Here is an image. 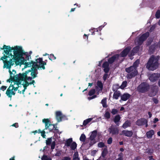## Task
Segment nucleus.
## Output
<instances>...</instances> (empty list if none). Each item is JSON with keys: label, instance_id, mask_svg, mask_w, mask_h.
I'll use <instances>...</instances> for the list:
<instances>
[{"label": "nucleus", "instance_id": "6", "mask_svg": "<svg viewBox=\"0 0 160 160\" xmlns=\"http://www.w3.org/2000/svg\"><path fill=\"white\" fill-rule=\"evenodd\" d=\"M149 35V32H147L142 34L140 37L137 38L135 41L136 44L138 45H141L143 43V42L148 37Z\"/></svg>", "mask_w": 160, "mask_h": 160}, {"label": "nucleus", "instance_id": "15", "mask_svg": "<svg viewBox=\"0 0 160 160\" xmlns=\"http://www.w3.org/2000/svg\"><path fill=\"white\" fill-rule=\"evenodd\" d=\"M132 134L133 132L131 131L123 130L122 131L121 134L128 137H130L132 136Z\"/></svg>", "mask_w": 160, "mask_h": 160}, {"label": "nucleus", "instance_id": "29", "mask_svg": "<svg viewBox=\"0 0 160 160\" xmlns=\"http://www.w3.org/2000/svg\"><path fill=\"white\" fill-rule=\"evenodd\" d=\"M89 31L91 32L92 33L91 34L92 35H95V32H98V28H91V29H89Z\"/></svg>", "mask_w": 160, "mask_h": 160}, {"label": "nucleus", "instance_id": "51", "mask_svg": "<svg viewBox=\"0 0 160 160\" xmlns=\"http://www.w3.org/2000/svg\"><path fill=\"white\" fill-rule=\"evenodd\" d=\"M7 88V87L5 86H2L1 88V89L3 91H4Z\"/></svg>", "mask_w": 160, "mask_h": 160}, {"label": "nucleus", "instance_id": "38", "mask_svg": "<svg viewBox=\"0 0 160 160\" xmlns=\"http://www.w3.org/2000/svg\"><path fill=\"white\" fill-rule=\"evenodd\" d=\"M96 92L94 89H92L89 92V95L91 96L93 95Z\"/></svg>", "mask_w": 160, "mask_h": 160}, {"label": "nucleus", "instance_id": "14", "mask_svg": "<svg viewBox=\"0 0 160 160\" xmlns=\"http://www.w3.org/2000/svg\"><path fill=\"white\" fill-rule=\"evenodd\" d=\"M56 118L58 122H60L62 120L63 115L60 111H57L55 112Z\"/></svg>", "mask_w": 160, "mask_h": 160}, {"label": "nucleus", "instance_id": "26", "mask_svg": "<svg viewBox=\"0 0 160 160\" xmlns=\"http://www.w3.org/2000/svg\"><path fill=\"white\" fill-rule=\"evenodd\" d=\"M72 138H69L67 139L65 143V145L67 147L70 146L72 143Z\"/></svg>", "mask_w": 160, "mask_h": 160}, {"label": "nucleus", "instance_id": "40", "mask_svg": "<svg viewBox=\"0 0 160 160\" xmlns=\"http://www.w3.org/2000/svg\"><path fill=\"white\" fill-rule=\"evenodd\" d=\"M51 149H53L55 148V147L56 145L55 140L53 141L52 142V143H51Z\"/></svg>", "mask_w": 160, "mask_h": 160}, {"label": "nucleus", "instance_id": "21", "mask_svg": "<svg viewBox=\"0 0 160 160\" xmlns=\"http://www.w3.org/2000/svg\"><path fill=\"white\" fill-rule=\"evenodd\" d=\"M139 49V47L138 46H137L136 47L134 48L132 51V52H131V54H129V56H133L134 55L135 53H136Z\"/></svg>", "mask_w": 160, "mask_h": 160}, {"label": "nucleus", "instance_id": "58", "mask_svg": "<svg viewBox=\"0 0 160 160\" xmlns=\"http://www.w3.org/2000/svg\"><path fill=\"white\" fill-rule=\"evenodd\" d=\"M32 132L34 133V134H35L36 133H38V130H36V131H34Z\"/></svg>", "mask_w": 160, "mask_h": 160}, {"label": "nucleus", "instance_id": "45", "mask_svg": "<svg viewBox=\"0 0 160 160\" xmlns=\"http://www.w3.org/2000/svg\"><path fill=\"white\" fill-rule=\"evenodd\" d=\"M108 75L107 73L105 74L103 76V79L104 81H105L107 78H108Z\"/></svg>", "mask_w": 160, "mask_h": 160}, {"label": "nucleus", "instance_id": "30", "mask_svg": "<svg viewBox=\"0 0 160 160\" xmlns=\"http://www.w3.org/2000/svg\"><path fill=\"white\" fill-rule=\"evenodd\" d=\"M106 100L107 98H104L102 99L101 101V103L102 104L103 107L106 108L107 106L106 104Z\"/></svg>", "mask_w": 160, "mask_h": 160}, {"label": "nucleus", "instance_id": "41", "mask_svg": "<svg viewBox=\"0 0 160 160\" xmlns=\"http://www.w3.org/2000/svg\"><path fill=\"white\" fill-rule=\"evenodd\" d=\"M42 160H51V159L50 158L47 157V156L43 155L42 158Z\"/></svg>", "mask_w": 160, "mask_h": 160}, {"label": "nucleus", "instance_id": "31", "mask_svg": "<svg viewBox=\"0 0 160 160\" xmlns=\"http://www.w3.org/2000/svg\"><path fill=\"white\" fill-rule=\"evenodd\" d=\"M73 160H79L78 152H76L74 153L73 156Z\"/></svg>", "mask_w": 160, "mask_h": 160}, {"label": "nucleus", "instance_id": "4", "mask_svg": "<svg viewBox=\"0 0 160 160\" xmlns=\"http://www.w3.org/2000/svg\"><path fill=\"white\" fill-rule=\"evenodd\" d=\"M159 56H152L148 61L146 68L149 70L154 71L157 68L159 65Z\"/></svg>", "mask_w": 160, "mask_h": 160}, {"label": "nucleus", "instance_id": "10", "mask_svg": "<svg viewBox=\"0 0 160 160\" xmlns=\"http://www.w3.org/2000/svg\"><path fill=\"white\" fill-rule=\"evenodd\" d=\"M102 88V83L101 82L98 81L97 83V85L95 87L96 93L98 95L101 92Z\"/></svg>", "mask_w": 160, "mask_h": 160}, {"label": "nucleus", "instance_id": "57", "mask_svg": "<svg viewBox=\"0 0 160 160\" xmlns=\"http://www.w3.org/2000/svg\"><path fill=\"white\" fill-rule=\"evenodd\" d=\"M148 114L149 115V118H151L152 117V114H151V113L150 112H148Z\"/></svg>", "mask_w": 160, "mask_h": 160}, {"label": "nucleus", "instance_id": "11", "mask_svg": "<svg viewBox=\"0 0 160 160\" xmlns=\"http://www.w3.org/2000/svg\"><path fill=\"white\" fill-rule=\"evenodd\" d=\"M147 120L144 118H141L138 120L136 122V125L138 126H141L142 125H146V127H147L148 126L147 124Z\"/></svg>", "mask_w": 160, "mask_h": 160}, {"label": "nucleus", "instance_id": "44", "mask_svg": "<svg viewBox=\"0 0 160 160\" xmlns=\"http://www.w3.org/2000/svg\"><path fill=\"white\" fill-rule=\"evenodd\" d=\"M98 146L99 147L102 148L104 147V144L102 142H100L98 143Z\"/></svg>", "mask_w": 160, "mask_h": 160}, {"label": "nucleus", "instance_id": "25", "mask_svg": "<svg viewBox=\"0 0 160 160\" xmlns=\"http://www.w3.org/2000/svg\"><path fill=\"white\" fill-rule=\"evenodd\" d=\"M121 93L119 91L115 92L113 94V98L116 99H118L120 96Z\"/></svg>", "mask_w": 160, "mask_h": 160}, {"label": "nucleus", "instance_id": "2", "mask_svg": "<svg viewBox=\"0 0 160 160\" xmlns=\"http://www.w3.org/2000/svg\"><path fill=\"white\" fill-rule=\"evenodd\" d=\"M26 77L25 74H18L14 78V81L11 82L6 92V94L8 98L11 99L12 96L14 95L17 90L18 93L24 94L27 87L31 83L29 82L31 80L30 78L28 79L27 81H25Z\"/></svg>", "mask_w": 160, "mask_h": 160}, {"label": "nucleus", "instance_id": "52", "mask_svg": "<svg viewBox=\"0 0 160 160\" xmlns=\"http://www.w3.org/2000/svg\"><path fill=\"white\" fill-rule=\"evenodd\" d=\"M155 25H153V26H152L150 28V32H152V31L153 30H154V29L155 28Z\"/></svg>", "mask_w": 160, "mask_h": 160}, {"label": "nucleus", "instance_id": "56", "mask_svg": "<svg viewBox=\"0 0 160 160\" xmlns=\"http://www.w3.org/2000/svg\"><path fill=\"white\" fill-rule=\"evenodd\" d=\"M62 160H71L70 158L68 157H65Z\"/></svg>", "mask_w": 160, "mask_h": 160}, {"label": "nucleus", "instance_id": "63", "mask_svg": "<svg viewBox=\"0 0 160 160\" xmlns=\"http://www.w3.org/2000/svg\"><path fill=\"white\" fill-rule=\"evenodd\" d=\"M14 157H13L12 158H10V160H14Z\"/></svg>", "mask_w": 160, "mask_h": 160}, {"label": "nucleus", "instance_id": "24", "mask_svg": "<svg viewBox=\"0 0 160 160\" xmlns=\"http://www.w3.org/2000/svg\"><path fill=\"white\" fill-rule=\"evenodd\" d=\"M97 132L96 130H94L91 132V134L90 136V138L95 139L97 135Z\"/></svg>", "mask_w": 160, "mask_h": 160}, {"label": "nucleus", "instance_id": "61", "mask_svg": "<svg viewBox=\"0 0 160 160\" xmlns=\"http://www.w3.org/2000/svg\"><path fill=\"white\" fill-rule=\"evenodd\" d=\"M75 8H72L71 9V10L70 11L71 12L74 11L75 10Z\"/></svg>", "mask_w": 160, "mask_h": 160}, {"label": "nucleus", "instance_id": "49", "mask_svg": "<svg viewBox=\"0 0 160 160\" xmlns=\"http://www.w3.org/2000/svg\"><path fill=\"white\" fill-rule=\"evenodd\" d=\"M108 144H111L112 142V139L111 138H109L108 140Z\"/></svg>", "mask_w": 160, "mask_h": 160}, {"label": "nucleus", "instance_id": "1", "mask_svg": "<svg viewBox=\"0 0 160 160\" xmlns=\"http://www.w3.org/2000/svg\"><path fill=\"white\" fill-rule=\"evenodd\" d=\"M1 48L4 49V52L6 55V56L2 57L0 58V60L3 61V68H10L14 64V62L17 65L24 64L25 68L32 67L30 70L19 74H25L26 75L25 81H27L28 79L30 78L31 80L29 82L31 83V84L34 85L35 81L32 79L37 77V69H45L44 65H46V62L43 61L42 58H41L36 59V62L32 61L30 62H26L27 60H29L31 59V56L28 55V52H25L20 46H16L11 48L9 46L4 45L3 48Z\"/></svg>", "mask_w": 160, "mask_h": 160}, {"label": "nucleus", "instance_id": "35", "mask_svg": "<svg viewBox=\"0 0 160 160\" xmlns=\"http://www.w3.org/2000/svg\"><path fill=\"white\" fill-rule=\"evenodd\" d=\"M118 158L116 159V160H123V154L122 153H120L118 156Z\"/></svg>", "mask_w": 160, "mask_h": 160}, {"label": "nucleus", "instance_id": "28", "mask_svg": "<svg viewBox=\"0 0 160 160\" xmlns=\"http://www.w3.org/2000/svg\"><path fill=\"white\" fill-rule=\"evenodd\" d=\"M108 153L107 149L106 147L104 148L102 150V155L103 157H104L107 155Z\"/></svg>", "mask_w": 160, "mask_h": 160}, {"label": "nucleus", "instance_id": "32", "mask_svg": "<svg viewBox=\"0 0 160 160\" xmlns=\"http://www.w3.org/2000/svg\"><path fill=\"white\" fill-rule=\"evenodd\" d=\"M70 146L71 149L72 150H74L76 148L77 144L75 142H73L71 143Z\"/></svg>", "mask_w": 160, "mask_h": 160}, {"label": "nucleus", "instance_id": "12", "mask_svg": "<svg viewBox=\"0 0 160 160\" xmlns=\"http://www.w3.org/2000/svg\"><path fill=\"white\" fill-rule=\"evenodd\" d=\"M158 88L157 86H153L152 88L151 91L149 94V95L150 97H153L155 96L157 93Z\"/></svg>", "mask_w": 160, "mask_h": 160}, {"label": "nucleus", "instance_id": "46", "mask_svg": "<svg viewBox=\"0 0 160 160\" xmlns=\"http://www.w3.org/2000/svg\"><path fill=\"white\" fill-rule=\"evenodd\" d=\"M111 112L113 114H115L117 113L118 110L116 109H113L112 110Z\"/></svg>", "mask_w": 160, "mask_h": 160}, {"label": "nucleus", "instance_id": "23", "mask_svg": "<svg viewBox=\"0 0 160 160\" xmlns=\"http://www.w3.org/2000/svg\"><path fill=\"white\" fill-rule=\"evenodd\" d=\"M130 125L131 123L130 122L128 121H127L123 123L122 126V127L123 128L125 129L127 128L130 127Z\"/></svg>", "mask_w": 160, "mask_h": 160}, {"label": "nucleus", "instance_id": "60", "mask_svg": "<svg viewBox=\"0 0 160 160\" xmlns=\"http://www.w3.org/2000/svg\"><path fill=\"white\" fill-rule=\"evenodd\" d=\"M93 84V83H88V87H91Z\"/></svg>", "mask_w": 160, "mask_h": 160}, {"label": "nucleus", "instance_id": "42", "mask_svg": "<svg viewBox=\"0 0 160 160\" xmlns=\"http://www.w3.org/2000/svg\"><path fill=\"white\" fill-rule=\"evenodd\" d=\"M104 117L107 118H109L110 117V114L108 112H106L105 114Z\"/></svg>", "mask_w": 160, "mask_h": 160}, {"label": "nucleus", "instance_id": "22", "mask_svg": "<svg viewBox=\"0 0 160 160\" xmlns=\"http://www.w3.org/2000/svg\"><path fill=\"white\" fill-rule=\"evenodd\" d=\"M120 119V117L119 115H117L115 116L113 121L117 125V126H119V124L118 123V122Z\"/></svg>", "mask_w": 160, "mask_h": 160}, {"label": "nucleus", "instance_id": "8", "mask_svg": "<svg viewBox=\"0 0 160 160\" xmlns=\"http://www.w3.org/2000/svg\"><path fill=\"white\" fill-rule=\"evenodd\" d=\"M42 122L45 125V128L44 130L48 129L50 131L54 128V125L50 123L49 119H44L42 120Z\"/></svg>", "mask_w": 160, "mask_h": 160}, {"label": "nucleus", "instance_id": "34", "mask_svg": "<svg viewBox=\"0 0 160 160\" xmlns=\"http://www.w3.org/2000/svg\"><path fill=\"white\" fill-rule=\"evenodd\" d=\"M86 138V137L85 135L84 134H82L80 138V140L81 142H84Z\"/></svg>", "mask_w": 160, "mask_h": 160}, {"label": "nucleus", "instance_id": "18", "mask_svg": "<svg viewBox=\"0 0 160 160\" xmlns=\"http://www.w3.org/2000/svg\"><path fill=\"white\" fill-rule=\"evenodd\" d=\"M96 142L95 139H93L89 138L88 139L87 143H88L90 146H91L96 143Z\"/></svg>", "mask_w": 160, "mask_h": 160}, {"label": "nucleus", "instance_id": "53", "mask_svg": "<svg viewBox=\"0 0 160 160\" xmlns=\"http://www.w3.org/2000/svg\"><path fill=\"white\" fill-rule=\"evenodd\" d=\"M153 101L156 104H157L158 103V100L157 99L153 98Z\"/></svg>", "mask_w": 160, "mask_h": 160}, {"label": "nucleus", "instance_id": "16", "mask_svg": "<svg viewBox=\"0 0 160 160\" xmlns=\"http://www.w3.org/2000/svg\"><path fill=\"white\" fill-rule=\"evenodd\" d=\"M108 131L112 134H117L119 132V130L118 128H113L112 126L109 128Z\"/></svg>", "mask_w": 160, "mask_h": 160}, {"label": "nucleus", "instance_id": "39", "mask_svg": "<svg viewBox=\"0 0 160 160\" xmlns=\"http://www.w3.org/2000/svg\"><path fill=\"white\" fill-rule=\"evenodd\" d=\"M49 58L51 60H55L56 59V57L54 56L53 54H51L49 56Z\"/></svg>", "mask_w": 160, "mask_h": 160}, {"label": "nucleus", "instance_id": "36", "mask_svg": "<svg viewBox=\"0 0 160 160\" xmlns=\"http://www.w3.org/2000/svg\"><path fill=\"white\" fill-rule=\"evenodd\" d=\"M127 84V82L124 81L122 82V85L120 86V88L121 89H123L126 86Z\"/></svg>", "mask_w": 160, "mask_h": 160}, {"label": "nucleus", "instance_id": "20", "mask_svg": "<svg viewBox=\"0 0 160 160\" xmlns=\"http://www.w3.org/2000/svg\"><path fill=\"white\" fill-rule=\"evenodd\" d=\"M154 132L152 130H151L146 133L147 137L148 138H152V135L154 134Z\"/></svg>", "mask_w": 160, "mask_h": 160}, {"label": "nucleus", "instance_id": "47", "mask_svg": "<svg viewBox=\"0 0 160 160\" xmlns=\"http://www.w3.org/2000/svg\"><path fill=\"white\" fill-rule=\"evenodd\" d=\"M97 151L96 150H93L91 152V154L92 155L94 156L97 152Z\"/></svg>", "mask_w": 160, "mask_h": 160}, {"label": "nucleus", "instance_id": "5", "mask_svg": "<svg viewBox=\"0 0 160 160\" xmlns=\"http://www.w3.org/2000/svg\"><path fill=\"white\" fill-rule=\"evenodd\" d=\"M125 70L126 72L128 73V74L127 75V78L128 79L132 78L136 76L138 74V71L134 67L131 66L128 68H126Z\"/></svg>", "mask_w": 160, "mask_h": 160}, {"label": "nucleus", "instance_id": "50", "mask_svg": "<svg viewBox=\"0 0 160 160\" xmlns=\"http://www.w3.org/2000/svg\"><path fill=\"white\" fill-rule=\"evenodd\" d=\"M96 97H97V96L96 95H94L91 97H88V99L89 100H91L92 99L96 98Z\"/></svg>", "mask_w": 160, "mask_h": 160}, {"label": "nucleus", "instance_id": "7", "mask_svg": "<svg viewBox=\"0 0 160 160\" xmlns=\"http://www.w3.org/2000/svg\"><path fill=\"white\" fill-rule=\"evenodd\" d=\"M149 88V85L148 84L143 82L138 86L137 90L139 92L143 93L147 91Z\"/></svg>", "mask_w": 160, "mask_h": 160}, {"label": "nucleus", "instance_id": "64", "mask_svg": "<svg viewBox=\"0 0 160 160\" xmlns=\"http://www.w3.org/2000/svg\"><path fill=\"white\" fill-rule=\"evenodd\" d=\"M157 134L158 136H160V131H158V132Z\"/></svg>", "mask_w": 160, "mask_h": 160}, {"label": "nucleus", "instance_id": "59", "mask_svg": "<svg viewBox=\"0 0 160 160\" xmlns=\"http://www.w3.org/2000/svg\"><path fill=\"white\" fill-rule=\"evenodd\" d=\"M149 160H155L152 158V156H150L149 157Z\"/></svg>", "mask_w": 160, "mask_h": 160}, {"label": "nucleus", "instance_id": "3", "mask_svg": "<svg viewBox=\"0 0 160 160\" xmlns=\"http://www.w3.org/2000/svg\"><path fill=\"white\" fill-rule=\"evenodd\" d=\"M131 49V48L130 47H127L120 53V54H115L109 58L108 62H106L102 64V67L103 68L104 72L105 73H107L109 72L110 69L109 63L112 64L115 62H121L123 60L122 58L127 55Z\"/></svg>", "mask_w": 160, "mask_h": 160}, {"label": "nucleus", "instance_id": "19", "mask_svg": "<svg viewBox=\"0 0 160 160\" xmlns=\"http://www.w3.org/2000/svg\"><path fill=\"white\" fill-rule=\"evenodd\" d=\"M130 97V95L128 93H125L123 94L121 98L122 100L126 101L128 100Z\"/></svg>", "mask_w": 160, "mask_h": 160}, {"label": "nucleus", "instance_id": "54", "mask_svg": "<svg viewBox=\"0 0 160 160\" xmlns=\"http://www.w3.org/2000/svg\"><path fill=\"white\" fill-rule=\"evenodd\" d=\"M12 126H13V127H15L16 128H18V123H16L14 124H13L12 125Z\"/></svg>", "mask_w": 160, "mask_h": 160}, {"label": "nucleus", "instance_id": "55", "mask_svg": "<svg viewBox=\"0 0 160 160\" xmlns=\"http://www.w3.org/2000/svg\"><path fill=\"white\" fill-rule=\"evenodd\" d=\"M159 120L158 118H155L154 119V120L153 121V122L154 123H155L157 122H158V121Z\"/></svg>", "mask_w": 160, "mask_h": 160}, {"label": "nucleus", "instance_id": "33", "mask_svg": "<svg viewBox=\"0 0 160 160\" xmlns=\"http://www.w3.org/2000/svg\"><path fill=\"white\" fill-rule=\"evenodd\" d=\"M45 130L41 131L40 129L38 130V133H41V136L43 138H45L46 135H45Z\"/></svg>", "mask_w": 160, "mask_h": 160}, {"label": "nucleus", "instance_id": "62", "mask_svg": "<svg viewBox=\"0 0 160 160\" xmlns=\"http://www.w3.org/2000/svg\"><path fill=\"white\" fill-rule=\"evenodd\" d=\"M84 36L86 37H87V39H88V35H87V34H84Z\"/></svg>", "mask_w": 160, "mask_h": 160}, {"label": "nucleus", "instance_id": "48", "mask_svg": "<svg viewBox=\"0 0 160 160\" xmlns=\"http://www.w3.org/2000/svg\"><path fill=\"white\" fill-rule=\"evenodd\" d=\"M105 25H102L99 27L98 28V30L101 31L102 29L104 27L105 25H106L107 23L106 22L104 23Z\"/></svg>", "mask_w": 160, "mask_h": 160}, {"label": "nucleus", "instance_id": "9", "mask_svg": "<svg viewBox=\"0 0 160 160\" xmlns=\"http://www.w3.org/2000/svg\"><path fill=\"white\" fill-rule=\"evenodd\" d=\"M148 77L150 81L154 82L157 81L160 77V73H153L150 74Z\"/></svg>", "mask_w": 160, "mask_h": 160}, {"label": "nucleus", "instance_id": "43", "mask_svg": "<svg viewBox=\"0 0 160 160\" xmlns=\"http://www.w3.org/2000/svg\"><path fill=\"white\" fill-rule=\"evenodd\" d=\"M155 16L157 18H159L160 17V11L158 10L156 12Z\"/></svg>", "mask_w": 160, "mask_h": 160}, {"label": "nucleus", "instance_id": "17", "mask_svg": "<svg viewBox=\"0 0 160 160\" xmlns=\"http://www.w3.org/2000/svg\"><path fill=\"white\" fill-rule=\"evenodd\" d=\"M93 118H90L84 120L82 125H81V126L82 127H86V125L90 122Z\"/></svg>", "mask_w": 160, "mask_h": 160}, {"label": "nucleus", "instance_id": "37", "mask_svg": "<svg viewBox=\"0 0 160 160\" xmlns=\"http://www.w3.org/2000/svg\"><path fill=\"white\" fill-rule=\"evenodd\" d=\"M139 61L138 60H137L136 61L133 63V65L132 66V67H134V68H135L136 69L137 68L139 64Z\"/></svg>", "mask_w": 160, "mask_h": 160}, {"label": "nucleus", "instance_id": "27", "mask_svg": "<svg viewBox=\"0 0 160 160\" xmlns=\"http://www.w3.org/2000/svg\"><path fill=\"white\" fill-rule=\"evenodd\" d=\"M55 140L54 138H48L47 140H46L47 145H49L51 144L52 142Z\"/></svg>", "mask_w": 160, "mask_h": 160}, {"label": "nucleus", "instance_id": "13", "mask_svg": "<svg viewBox=\"0 0 160 160\" xmlns=\"http://www.w3.org/2000/svg\"><path fill=\"white\" fill-rule=\"evenodd\" d=\"M10 68L9 69H10ZM12 71H11L10 69H9V72L10 73V78L11 79H8L7 80V82H10L11 81H14V78L16 77V76L18 75V74H17L15 76L14 75L16 73V71L14 70H12Z\"/></svg>", "mask_w": 160, "mask_h": 160}]
</instances>
